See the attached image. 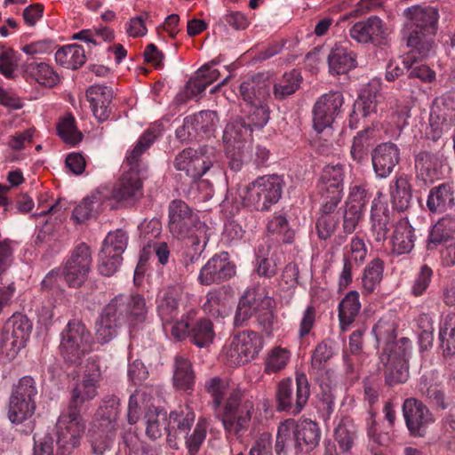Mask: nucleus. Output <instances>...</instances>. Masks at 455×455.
<instances>
[{"instance_id":"nucleus-1","label":"nucleus","mask_w":455,"mask_h":455,"mask_svg":"<svg viewBox=\"0 0 455 455\" xmlns=\"http://www.w3.org/2000/svg\"><path fill=\"white\" fill-rule=\"evenodd\" d=\"M148 314L145 298L138 293L118 294L103 308L95 323V337L104 345L116 335L122 323L143 322Z\"/></svg>"},{"instance_id":"nucleus-2","label":"nucleus","mask_w":455,"mask_h":455,"mask_svg":"<svg viewBox=\"0 0 455 455\" xmlns=\"http://www.w3.org/2000/svg\"><path fill=\"white\" fill-rule=\"evenodd\" d=\"M321 436L318 424L311 419L296 421L287 419L277 427L275 443L276 455H287L289 447L293 446L296 453L310 452L319 443Z\"/></svg>"},{"instance_id":"nucleus-3","label":"nucleus","mask_w":455,"mask_h":455,"mask_svg":"<svg viewBox=\"0 0 455 455\" xmlns=\"http://www.w3.org/2000/svg\"><path fill=\"white\" fill-rule=\"evenodd\" d=\"M168 228L178 240H189L191 246L204 245L209 241L207 224L202 221L186 202L180 199L171 201L168 206Z\"/></svg>"},{"instance_id":"nucleus-4","label":"nucleus","mask_w":455,"mask_h":455,"mask_svg":"<svg viewBox=\"0 0 455 455\" xmlns=\"http://www.w3.org/2000/svg\"><path fill=\"white\" fill-rule=\"evenodd\" d=\"M253 411V402L244 389L236 387L229 391L222 407L216 412L226 434L241 439L250 427Z\"/></svg>"},{"instance_id":"nucleus-5","label":"nucleus","mask_w":455,"mask_h":455,"mask_svg":"<svg viewBox=\"0 0 455 455\" xmlns=\"http://www.w3.org/2000/svg\"><path fill=\"white\" fill-rule=\"evenodd\" d=\"M282 180L277 175L259 177L247 186L239 188L238 196L243 206L256 211H268L282 196Z\"/></svg>"},{"instance_id":"nucleus-6","label":"nucleus","mask_w":455,"mask_h":455,"mask_svg":"<svg viewBox=\"0 0 455 455\" xmlns=\"http://www.w3.org/2000/svg\"><path fill=\"white\" fill-rule=\"evenodd\" d=\"M93 339L82 321L70 320L61 332L60 353L68 363L80 364L83 358L92 351Z\"/></svg>"},{"instance_id":"nucleus-7","label":"nucleus","mask_w":455,"mask_h":455,"mask_svg":"<svg viewBox=\"0 0 455 455\" xmlns=\"http://www.w3.org/2000/svg\"><path fill=\"white\" fill-rule=\"evenodd\" d=\"M264 347L263 338L254 331H242L228 339L221 356L230 367L243 365L256 357Z\"/></svg>"},{"instance_id":"nucleus-8","label":"nucleus","mask_w":455,"mask_h":455,"mask_svg":"<svg viewBox=\"0 0 455 455\" xmlns=\"http://www.w3.org/2000/svg\"><path fill=\"white\" fill-rule=\"evenodd\" d=\"M86 423L80 412L66 409L55 424L57 452L70 455L80 446Z\"/></svg>"},{"instance_id":"nucleus-9","label":"nucleus","mask_w":455,"mask_h":455,"mask_svg":"<svg viewBox=\"0 0 455 455\" xmlns=\"http://www.w3.org/2000/svg\"><path fill=\"white\" fill-rule=\"evenodd\" d=\"M296 394L292 393V380L282 379L276 389V410L287 411L292 415L299 414L307 404L310 395L309 383L305 373L296 375Z\"/></svg>"},{"instance_id":"nucleus-10","label":"nucleus","mask_w":455,"mask_h":455,"mask_svg":"<svg viewBox=\"0 0 455 455\" xmlns=\"http://www.w3.org/2000/svg\"><path fill=\"white\" fill-rule=\"evenodd\" d=\"M216 160L217 150L213 147L203 146L198 149L189 148L176 156L174 166L193 180H196L210 170Z\"/></svg>"},{"instance_id":"nucleus-11","label":"nucleus","mask_w":455,"mask_h":455,"mask_svg":"<svg viewBox=\"0 0 455 455\" xmlns=\"http://www.w3.org/2000/svg\"><path fill=\"white\" fill-rule=\"evenodd\" d=\"M252 128L242 118L229 122L223 133V141L228 165L233 171H239L243 163L244 142L251 134Z\"/></svg>"},{"instance_id":"nucleus-12","label":"nucleus","mask_w":455,"mask_h":455,"mask_svg":"<svg viewBox=\"0 0 455 455\" xmlns=\"http://www.w3.org/2000/svg\"><path fill=\"white\" fill-rule=\"evenodd\" d=\"M128 236L122 230L110 232L103 241L99 253V271L105 276L113 275L122 263V254L127 247Z\"/></svg>"},{"instance_id":"nucleus-13","label":"nucleus","mask_w":455,"mask_h":455,"mask_svg":"<svg viewBox=\"0 0 455 455\" xmlns=\"http://www.w3.org/2000/svg\"><path fill=\"white\" fill-rule=\"evenodd\" d=\"M92 262L90 247L85 243L77 244L67 260L62 275L68 285L79 288L87 280Z\"/></svg>"},{"instance_id":"nucleus-14","label":"nucleus","mask_w":455,"mask_h":455,"mask_svg":"<svg viewBox=\"0 0 455 455\" xmlns=\"http://www.w3.org/2000/svg\"><path fill=\"white\" fill-rule=\"evenodd\" d=\"M403 416L409 434L412 437H424L435 417L422 401L410 397L403 401Z\"/></svg>"},{"instance_id":"nucleus-15","label":"nucleus","mask_w":455,"mask_h":455,"mask_svg":"<svg viewBox=\"0 0 455 455\" xmlns=\"http://www.w3.org/2000/svg\"><path fill=\"white\" fill-rule=\"evenodd\" d=\"M107 200L127 206L132 205L143 196V177L138 170H128L115 183L110 194L105 193Z\"/></svg>"},{"instance_id":"nucleus-16","label":"nucleus","mask_w":455,"mask_h":455,"mask_svg":"<svg viewBox=\"0 0 455 455\" xmlns=\"http://www.w3.org/2000/svg\"><path fill=\"white\" fill-rule=\"evenodd\" d=\"M344 97L340 92H330L322 95L313 108V124L317 132L330 127L340 114Z\"/></svg>"},{"instance_id":"nucleus-17","label":"nucleus","mask_w":455,"mask_h":455,"mask_svg":"<svg viewBox=\"0 0 455 455\" xmlns=\"http://www.w3.org/2000/svg\"><path fill=\"white\" fill-rule=\"evenodd\" d=\"M344 170L342 165H326L317 182L322 203L339 204L342 198Z\"/></svg>"},{"instance_id":"nucleus-18","label":"nucleus","mask_w":455,"mask_h":455,"mask_svg":"<svg viewBox=\"0 0 455 455\" xmlns=\"http://www.w3.org/2000/svg\"><path fill=\"white\" fill-rule=\"evenodd\" d=\"M235 274V267L230 262L228 252L212 256L200 269L198 282L209 286L230 279Z\"/></svg>"},{"instance_id":"nucleus-19","label":"nucleus","mask_w":455,"mask_h":455,"mask_svg":"<svg viewBox=\"0 0 455 455\" xmlns=\"http://www.w3.org/2000/svg\"><path fill=\"white\" fill-rule=\"evenodd\" d=\"M408 354L407 347H397L393 352L381 355V362L385 363V379L388 386L407 381L409 378Z\"/></svg>"},{"instance_id":"nucleus-20","label":"nucleus","mask_w":455,"mask_h":455,"mask_svg":"<svg viewBox=\"0 0 455 455\" xmlns=\"http://www.w3.org/2000/svg\"><path fill=\"white\" fill-rule=\"evenodd\" d=\"M391 211L381 192L373 199L370 215V234L377 244H382L390 229Z\"/></svg>"},{"instance_id":"nucleus-21","label":"nucleus","mask_w":455,"mask_h":455,"mask_svg":"<svg viewBox=\"0 0 455 455\" xmlns=\"http://www.w3.org/2000/svg\"><path fill=\"white\" fill-rule=\"evenodd\" d=\"M32 324L27 316L13 315L4 325L1 334L2 347L10 346L11 349L24 347L30 335Z\"/></svg>"},{"instance_id":"nucleus-22","label":"nucleus","mask_w":455,"mask_h":455,"mask_svg":"<svg viewBox=\"0 0 455 455\" xmlns=\"http://www.w3.org/2000/svg\"><path fill=\"white\" fill-rule=\"evenodd\" d=\"M400 161V150L391 142L378 145L371 153V162L376 175L387 178Z\"/></svg>"},{"instance_id":"nucleus-23","label":"nucleus","mask_w":455,"mask_h":455,"mask_svg":"<svg viewBox=\"0 0 455 455\" xmlns=\"http://www.w3.org/2000/svg\"><path fill=\"white\" fill-rule=\"evenodd\" d=\"M386 34V25L377 16H371L366 20L357 21L349 29L351 38L362 44L379 42Z\"/></svg>"},{"instance_id":"nucleus-24","label":"nucleus","mask_w":455,"mask_h":455,"mask_svg":"<svg viewBox=\"0 0 455 455\" xmlns=\"http://www.w3.org/2000/svg\"><path fill=\"white\" fill-rule=\"evenodd\" d=\"M182 293L183 288L180 284L168 286L160 291L157 313L164 328L177 319Z\"/></svg>"},{"instance_id":"nucleus-25","label":"nucleus","mask_w":455,"mask_h":455,"mask_svg":"<svg viewBox=\"0 0 455 455\" xmlns=\"http://www.w3.org/2000/svg\"><path fill=\"white\" fill-rule=\"evenodd\" d=\"M407 15L404 28L411 30V35H416L417 29L426 31L427 36L429 32L436 33L438 12L435 8L413 6L407 10Z\"/></svg>"},{"instance_id":"nucleus-26","label":"nucleus","mask_w":455,"mask_h":455,"mask_svg":"<svg viewBox=\"0 0 455 455\" xmlns=\"http://www.w3.org/2000/svg\"><path fill=\"white\" fill-rule=\"evenodd\" d=\"M86 98L95 118L100 122L108 120L111 113L112 89L104 85H92L86 91Z\"/></svg>"},{"instance_id":"nucleus-27","label":"nucleus","mask_w":455,"mask_h":455,"mask_svg":"<svg viewBox=\"0 0 455 455\" xmlns=\"http://www.w3.org/2000/svg\"><path fill=\"white\" fill-rule=\"evenodd\" d=\"M145 435L152 441L161 438L167 434V441L172 442L171 430L167 411L161 407L148 408L144 418Z\"/></svg>"},{"instance_id":"nucleus-28","label":"nucleus","mask_w":455,"mask_h":455,"mask_svg":"<svg viewBox=\"0 0 455 455\" xmlns=\"http://www.w3.org/2000/svg\"><path fill=\"white\" fill-rule=\"evenodd\" d=\"M416 235L407 218L400 219L391 236V252L399 256L410 253L415 245Z\"/></svg>"},{"instance_id":"nucleus-29","label":"nucleus","mask_w":455,"mask_h":455,"mask_svg":"<svg viewBox=\"0 0 455 455\" xmlns=\"http://www.w3.org/2000/svg\"><path fill=\"white\" fill-rule=\"evenodd\" d=\"M219 118L215 111L204 110L186 118L184 128L199 138L211 137L217 129Z\"/></svg>"},{"instance_id":"nucleus-30","label":"nucleus","mask_w":455,"mask_h":455,"mask_svg":"<svg viewBox=\"0 0 455 455\" xmlns=\"http://www.w3.org/2000/svg\"><path fill=\"white\" fill-rule=\"evenodd\" d=\"M120 400L115 395L105 397L94 415V425L104 432L116 429Z\"/></svg>"},{"instance_id":"nucleus-31","label":"nucleus","mask_w":455,"mask_h":455,"mask_svg":"<svg viewBox=\"0 0 455 455\" xmlns=\"http://www.w3.org/2000/svg\"><path fill=\"white\" fill-rule=\"evenodd\" d=\"M411 31L403 28V36L406 39L407 46L410 48L408 53H412L418 57V60L425 59L434 52L435 44V32H429L427 36L426 31L417 29L416 35H411Z\"/></svg>"},{"instance_id":"nucleus-32","label":"nucleus","mask_w":455,"mask_h":455,"mask_svg":"<svg viewBox=\"0 0 455 455\" xmlns=\"http://www.w3.org/2000/svg\"><path fill=\"white\" fill-rule=\"evenodd\" d=\"M328 66L333 76L347 74L356 67V56L347 48L335 44L328 56Z\"/></svg>"},{"instance_id":"nucleus-33","label":"nucleus","mask_w":455,"mask_h":455,"mask_svg":"<svg viewBox=\"0 0 455 455\" xmlns=\"http://www.w3.org/2000/svg\"><path fill=\"white\" fill-rule=\"evenodd\" d=\"M390 196L393 206L399 212L405 211L412 198L410 178L404 173L397 174L390 184Z\"/></svg>"},{"instance_id":"nucleus-34","label":"nucleus","mask_w":455,"mask_h":455,"mask_svg":"<svg viewBox=\"0 0 455 455\" xmlns=\"http://www.w3.org/2000/svg\"><path fill=\"white\" fill-rule=\"evenodd\" d=\"M240 94L250 106L266 103L269 98V89L259 76L243 81L240 85Z\"/></svg>"},{"instance_id":"nucleus-35","label":"nucleus","mask_w":455,"mask_h":455,"mask_svg":"<svg viewBox=\"0 0 455 455\" xmlns=\"http://www.w3.org/2000/svg\"><path fill=\"white\" fill-rule=\"evenodd\" d=\"M376 340L379 344H383V353H389L395 350L397 347H407L409 340L402 339L396 342L395 327L393 322L380 319L377 322L372 329Z\"/></svg>"},{"instance_id":"nucleus-36","label":"nucleus","mask_w":455,"mask_h":455,"mask_svg":"<svg viewBox=\"0 0 455 455\" xmlns=\"http://www.w3.org/2000/svg\"><path fill=\"white\" fill-rule=\"evenodd\" d=\"M455 204L454 189L449 183L434 187L428 195L427 205L432 212H443Z\"/></svg>"},{"instance_id":"nucleus-37","label":"nucleus","mask_w":455,"mask_h":455,"mask_svg":"<svg viewBox=\"0 0 455 455\" xmlns=\"http://www.w3.org/2000/svg\"><path fill=\"white\" fill-rule=\"evenodd\" d=\"M26 74L45 87L52 88L60 83V76L53 68L44 61L32 60L24 65Z\"/></svg>"},{"instance_id":"nucleus-38","label":"nucleus","mask_w":455,"mask_h":455,"mask_svg":"<svg viewBox=\"0 0 455 455\" xmlns=\"http://www.w3.org/2000/svg\"><path fill=\"white\" fill-rule=\"evenodd\" d=\"M107 196L104 190H97L84 198L73 211L72 217L76 223H83L103 208Z\"/></svg>"},{"instance_id":"nucleus-39","label":"nucleus","mask_w":455,"mask_h":455,"mask_svg":"<svg viewBox=\"0 0 455 455\" xmlns=\"http://www.w3.org/2000/svg\"><path fill=\"white\" fill-rule=\"evenodd\" d=\"M99 385L81 379L77 380L71 391L67 409L81 413L82 407L98 395Z\"/></svg>"},{"instance_id":"nucleus-40","label":"nucleus","mask_w":455,"mask_h":455,"mask_svg":"<svg viewBox=\"0 0 455 455\" xmlns=\"http://www.w3.org/2000/svg\"><path fill=\"white\" fill-rule=\"evenodd\" d=\"M158 136L159 133L155 129H148L143 132L134 148L126 156V164L130 167L129 170H138L142 174L146 167L141 166L140 157L153 145Z\"/></svg>"},{"instance_id":"nucleus-41","label":"nucleus","mask_w":455,"mask_h":455,"mask_svg":"<svg viewBox=\"0 0 455 455\" xmlns=\"http://www.w3.org/2000/svg\"><path fill=\"white\" fill-rule=\"evenodd\" d=\"M455 240V219L443 217L432 228L427 242V249L434 250L437 245Z\"/></svg>"},{"instance_id":"nucleus-42","label":"nucleus","mask_w":455,"mask_h":455,"mask_svg":"<svg viewBox=\"0 0 455 455\" xmlns=\"http://www.w3.org/2000/svg\"><path fill=\"white\" fill-rule=\"evenodd\" d=\"M173 385L179 390H193L195 373L188 358L177 355L174 357Z\"/></svg>"},{"instance_id":"nucleus-43","label":"nucleus","mask_w":455,"mask_h":455,"mask_svg":"<svg viewBox=\"0 0 455 455\" xmlns=\"http://www.w3.org/2000/svg\"><path fill=\"white\" fill-rule=\"evenodd\" d=\"M360 309L361 303L358 291H350L339 305V320L342 331H346L352 324L359 314Z\"/></svg>"},{"instance_id":"nucleus-44","label":"nucleus","mask_w":455,"mask_h":455,"mask_svg":"<svg viewBox=\"0 0 455 455\" xmlns=\"http://www.w3.org/2000/svg\"><path fill=\"white\" fill-rule=\"evenodd\" d=\"M55 60L65 68L77 69L85 63V51L76 44L65 45L56 52Z\"/></svg>"},{"instance_id":"nucleus-45","label":"nucleus","mask_w":455,"mask_h":455,"mask_svg":"<svg viewBox=\"0 0 455 455\" xmlns=\"http://www.w3.org/2000/svg\"><path fill=\"white\" fill-rule=\"evenodd\" d=\"M339 204L322 203L320 215L316 221V232L322 240L330 238L334 233L338 218L333 214Z\"/></svg>"},{"instance_id":"nucleus-46","label":"nucleus","mask_w":455,"mask_h":455,"mask_svg":"<svg viewBox=\"0 0 455 455\" xmlns=\"http://www.w3.org/2000/svg\"><path fill=\"white\" fill-rule=\"evenodd\" d=\"M262 294L258 293L255 290H248L244 295L240 299L234 323L235 326L243 325L248 319L251 317L259 308V301Z\"/></svg>"},{"instance_id":"nucleus-47","label":"nucleus","mask_w":455,"mask_h":455,"mask_svg":"<svg viewBox=\"0 0 455 455\" xmlns=\"http://www.w3.org/2000/svg\"><path fill=\"white\" fill-rule=\"evenodd\" d=\"M291 357V351L281 346H275L269 349L264 358V372L276 374L283 371L289 364Z\"/></svg>"},{"instance_id":"nucleus-48","label":"nucleus","mask_w":455,"mask_h":455,"mask_svg":"<svg viewBox=\"0 0 455 455\" xmlns=\"http://www.w3.org/2000/svg\"><path fill=\"white\" fill-rule=\"evenodd\" d=\"M415 168L418 177L425 183L433 182L438 178L439 161L432 153H419L415 158Z\"/></svg>"},{"instance_id":"nucleus-49","label":"nucleus","mask_w":455,"mask_h":455,"mask_svg":"<svg viewBox=\"0 0 455 455\" xmlns=\"http://www.w3.org/2000/svg\"><path fill=\"white\" fill-rule=\"evenodd\" d=\"M384 262L377 258L371 260L364 268L362 277L363 293L371 294L377 291L383 279Z\"/></svg>"},{"instance_id":"nucleus-50","label":"nucleus","mask_w":455,"mask_h":455,"mask_svg":"<svg viewBox=\"0 0 455 455\" xmlns=\"http://www.w3.org/2000/svg\"><path fill=\"white\" fill-rule=\"evenodd\" d=\"M438 338L443 354L455 355V313H449L442 317Z\"/></svg>"},{"instance_id":"nucleus-51","label":"nucleus","mask_w":455,"mask_h":455,"mask_svg":"<svg viewBox=\"0 0 455 455\" xmlns=\"http://www.w3.org/2000/svg\"><path fill=\"white\" fill-rule=\"evenodd\" d=\"M189 339L198 347L210 346L215 338L212 322L208 318H200L192 323Z\"/></svg>"},{"instance_id":"nucleus-52","label":"nucleus","mask_w":455,"mask_h":455,"mask_svg":"<svg viewBox=\"0 0 455 455\" xmlns=\"http://www.w3.org/2000/svg\"><path fill=\"white\" fill-rule=\"evenodd\" d=\"M196 415L189 408L174 411L168 415L171 437L187 436L194 424Z\"/></svg>"},{"instance_id":"nucleus-53","label":"nucleus","mask_w":455,"mask_h":455,"mask_svg":"<svg viewBox=\"0 0 455 455\" xmlns=\"http://www.w3.org/2000/svg\"><path fill=\"white\" fill-rule=\"evenodd\" d=\"M302 82L300 73L295 69L284 73L274 84L273 95L275 100H282L292 95L299 88Z\"/></svg>"},{"instance_id":"nucleus-54","label":"nucleus","mask_w":455,"mask_h":455,"mask_svg":"<svg viewBox=\"0 0 455 455\" xmlns=\"http://www.w3.org/2000/svg\"><path fill=\"white\" fill-rule=\"evenodd\" d=\"M36 410V401L25 400L16 396H10L8 418L15 424H20L30 418Z\"/></svg>"},{"instance_id":"nucleus-55","label":"nucleus","mask_w":455,"mask_h":455,"mask_svg":"<svg viewBox=\"0 0 455 455\" xmlns=\"http://www.w3.org/2000/svg\"><path fill=\"white\" fill-rule=\"evenodd\" d=\"M357 439V427L348 418L342 419L335 429V440L343 452H348Z\"/></svg>"},{"instance_id":"nucleus-56","label":"nucleus","mask_w":455,"mask_h":455,"mask_svg":"<svg viewBox=\"0 0 455 455\" xmlns=\"http://www.w3.org/2000/svg\"><path fill=\"white\" fill-rule=\"evenodd\" d=\"M377 126L372 125L359 132L354 138L351 147V156L353 159L358 163L366 159L368 148L370 147V140L376 137Z\"/></svg>"},{"instance_id":"nucleus-57","label":"nucleus","mask_w":455,"mask_h":455,"mask_svg":"<svg viewBox=\"0 0 455 455\" xmlns=\"http://www.w3.org/2000/svg\"><path fill=\"white\" fill-rule=\"evenodd\" d=\"M274 304L275 301L271 297L263 295L259 301V308L255 313L257 322L267 336H270L273 331Z\"/></svg>"},{"instance_id":"nucleus-58","label":"nucleus","mask_w":455,"mask_h":455,"mask_svg":"<svg viewBox=\"0 0 455 455\" xmlns=\"http://www.w3.org/2000/svg\"><path fill=\"white\" fill-rule=\"evenodd\" d=\"M203 308L212 316H223L228 308V301L225 293L217 289L208 291Z\"/></svg>"},{"instance_id":"nucleus-59","label":"nucleus","mask_w":455,"mask_h":455,"mask_svg":"<svg viewBox=\"0 0 455 455\" xmlns=\"http://www.w3.org/2000/svg\"><path fill=\"white\" fill-rule=\"evenodd\" d=\"M228 386V381L220 377L211 378L205 382L204 389L212 397V407L215 411L220 409L225 403L224 396Z\"/></svg>"},{"instance_id":"nucleus-60","label":"nucleus","mask_w":455,"mask_h":455,"mask_svg":"<svg viewBox=\"0 0 455 455\" xmlns=\"http://www.w3.org/2000/svg\"><path fill=\"white\" fill-rule=\"evenodd\" d=\"M58 135L67 143L76 144L82 140L83 135L76 129L75 117L68 114L62 117L57 125Z\"/></svg>"},{"instance_id":"nucleus-61","label":"nucleus","mask_w":455,"mask_h":455,"mask_svg":"<svg viewBox=\"0 0 455 455\" xmlns=\"http://www.w3.org/2000/svg\"><path fill=\"white\" fill-rule=\"evenodd\" d=\"M332 347L326 341L320 342L311 356V370L314 373L323 371L327 367L328 361L332 357Z\"/></svg>"},{"instance_id":"nucleus-62","label":"nucleus","mask_w":455,"mask_h":455,"mask_svg":"<svg viewBox=\"0 0 455 455\" xmlns=\"http://www.w3.org/2000/svg\"><path fill=\"white\" fill-rule=\"evenodd\" d=\"M367 247L363 238L355 236L350 243L345 248L343 259H348L349 263L359 267L365 260Z\"/></svg>"},{"instance_id":"nucleus-63","label":"nucleus","mask_w":455,"mask_h":455,"mask_svg":"<svg viewBox=\"0 0 455 455\" xmlns=\"http://www.w3.org/2000/svg\"><path fill=\"white\" fill-rule=\"evenodd\" d=\"M418 61V57L412 53H406L402 57L401 64L389 61L386 68V79L389 82L403 75L405 70H410Z\"/></svg>"},{"instance_id":"nucleus-64","label":"nucleus","mask_w":455,"mask_h":455,"mask_svg":"<svg viewBox=\"0 0 455 455\" xmlns=\"http://www.w3.org/2000/svg\"><path fill=\"white\" fill-rule=\"evenodd\" d=\"M267 231L281 236L283 243H291L294 240V231L289 228L288 220L282 215L274 216L267 224Z\"/></svg>"}]
</instances>
